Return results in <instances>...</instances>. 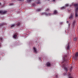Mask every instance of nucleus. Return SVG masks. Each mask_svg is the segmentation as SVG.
<instances>
[{
    "label": "nucleus",
    "mask_w": 78,
    "mask_h": 78,
    "mask_svg": "<svg viewBox=\"0 0 78 78\" xmlns=\"http://www.w3.org/2000/svg\"><path fill=\"white\" fill-rule=\"evenodd\" d=\"M17 34L16 33L13 36L14 38H15V39H16V38H17Z\"/></svg>",
    "instance_id": "nucleus-3"
},
{
    "label": "nucleus",
    "mask_w": 78,
    "mask_h": 78,
    "mask_svg": "<svg viewBox=\"0 0 78 78\" xmlns=\"http://www.w3.org/2000/svg\"><path fill=\"white\" fill-rule=\"evenodd\" d=\"M69 45H68L67 47V50H69Z\"/></svg>",
    "instance_id": "nucleus-13"
},
{
    "label": "nucleus",
    "mask_w": 78,
    "mask_h": 78,
    "mask_svg": "<svg viewBox=\"0 0 78 78\" xmlns=\"http://www.w3.org/2000/svg\"><path fill=\"white\" fill-rule=\"evenodd\" d=\"M14 24H12L11 27V28H12V27H14Z\"/></svg>",
    "instance_id": "nucleus-11"
},
{
    "label": "nucleus",
    "mask_w": 78,
    "mask_h": 78,
    "mask_svg": "<svg viewBox=\"0 0 78 78\" xmlns=\"http://www.w3.org/2000/svg\"><path fill=\"white\" fill-rule=\"evenodd\" d=\"M69 26H70V24H69Z\"/></svg>",
    "instance_id": "nucleus-27"
},
{
    "label": "nucleus",
    "mask_w": 78,
    "mask_h": 78,
    "mask_svg": "<svg viewBox=\"0 0 78 78\" xmlns=\"http://www.w3.org/2000/svg\"><path fill=\"white\" fill-rule=\"evenodd\" d=\"M6 12H3L2 11H0V13H1V14H5V13H6Z\"/></svg>",
    "instance_id": "nucleus-6"
},
{
    "label": "nucleus",
    "mask_w": 78,
    "mask_h": 78,
    "mask_svg": "<svg viewBox=\"0 0 78 78\" xmlns=\"http://www.w3.org/2000/svg\"><path fill=\"white\" fill-rule=\"evenodd\" d=\"M41 11V9L38 10V11Z\"/></svg>",
    "instance_id": "nucleus-19"
},
{
    "label": "nucleus",
    "mask_w": 78,
    "mask_h": 78,
    "mask_svg": "<svg viewBox=\"0 0 78 78\" xmlns=\"http://www.w3.org/2000/svg\"><path fill=\"white\" fill-rule=\"evenodd\" d=\"M58 13V12L56 11V10H55L54 11V14H57Z\"/></svg>",
    "instance_id": "nucleus-9"
},
{
    "label": "nucleus",
    "mask_w": 78,
    "mask_h": 78,
    "mask_svg": "<svg viewBox=\"0 0 78 78\" xmlns=\"http://www.w3.org/2000/svg\"><path fill=\"white\" fill-rule=\"evenodd\" d=\"M37 4H39L40 3H38Z\"/></svg>",
    "instance_id": "nucleus-26"
},
{
    "label": "nucleus",
    "mask_w": 78,
    "mask_h": 78,
    "mask_svg": "<svg viewBox=\"0 0 78 78\" xmlns=\"http://www.w3.org/2000/svg\"><path fill=\"white\" fill-rule=\"evenodd\" d=\"M69 76H70L69 78H73L72 77V76H71V74L69 73Z\"/></svg>",
    "instance_id": "nucleus-8"
},
{
    "label": "nucleus",
    "mask_w": 78,
    "mask_h": 78,
    "mask_svg": "<svg viewBox=\"0 0 78 78\" xmlns=\"http://www.w3.org/2000/svg\"><path fill=\"white\" fill-rule=\"evenodd\" d=\"M34 53H37V49H36V48L34 47Z\"/></svg>",
    "instance_id": "nucleus-4"
},
{
    "label": "nucleus",
    "mask_w": 78,
    "mask_h": 78,
    "mask_svg": "<svg viewBox=\"0 0 78 78\" xmlns=\"http://www.w3.org/2000/svg\"><path fill=\"white\" fill-rule=\"evenodd\" d=\"M20 1H22V0H23H23H20Z\"/></svg>",
    "instance_id": "nucleus-23"
},
{
    "label": "nucleus",
    "mask_w": 78,
    "mask_h": 78,
    "mask_svg": "<svg viewBox=\"0 0 78 78\" xmlns=\"http://www.w3.org/2000/svg\"><path fill=\"white\" fill-rule=\"evenodd\" d=\"M65 69V70H66V71H67V70L68 69L67 68L65 67L64 68Z\"/></svg>",
    "instance_id": "nucleus-10"
},
{
    "label": "nucleus",
    "mask_w": 78,
    "mask_h": 78,
    "mask_svg": "<svg viewBox=\"0 0 78 78\" xmlns=\"http://www.w3.org/2000/svg\"><path fill=\"white\" fill-rule=\"evenodd\" d=\"M52 1H53L54 2H55V0H51Z\"/></svg>",
    "instance_id": "nucleus-21"
},
{
    "label": "nucleus",
    "mask_w": 78,
    "mask_h": 78,
    "mask_svg": "<svg viewBox=\"0 0 78 78\" xmlns=\"http://www.w3.org/2000/svg\"><path fill=\"white\" fill-rule=\"evenodd\" d=\"M74 40H75V41H76V38H75Z\"/></svg>",
    "instance_id": "nucleus-22"
},
{
    "label": "nucleus",
    "mask_w": 78,
    "mask_h": 78,
    "mask_svg": "<svg viewBox=\"0 0 78 78\" xmlns=\"http://www.w3.org/2000/svg\"><path fill=\"white\" fill-rule=\"evenodd\" d=\"M0 4H1V3H0Z\"/></svg>",
    "instance_id": "nucleus-29"
},
{
    "label": "nucleus",
    "mask_w": 78,
    "mask_h": 78,
    "mask_svg": "<svg viewBox=\"0 0 78 78\" xmlns=\"http://www.w3.org/2000/svg\"><path fill=\"white\" fill-rule=\"evenodd\" d=\"M20 25V24H17V25Z\"/></svg>",
    "instance_id": "nucleus-25"
},
{
    "label": "nucleus",
    "mask_w": 78,
    "mask_h": 78,
    "mask_svg": "<svg viewBox=\"0 0 78 78\" xmlns=\"http://www.w3.org/2000/svg\"><path fill=\"white\" fill-rule=\"evenodd\" d=\"M68 5H69L68 4H66V6L67 7V6H68Z\"/></svg>",
    "instance_id": "nucleus-16"
},
{
    "label": "nucleus",
    "mask_w": 78,
    "mask_h": 78,
    "mask_svg": "<svg viewBox=\"0 0 78 78\" xmlns=\"http://www.w3.org/2000/svg\"><path fill=\"white\" fill-rule=\"evenodd\" d=\"M46 65L48 67V66H50L51 65V64L50 63L48 62L47 63Z\"/></svg>",
    "instance_id": "nucleus-5"
},
{
    "label": "nucleus",
    "mask_w": 78,
    "mask_h": 78,
    "mask_svg": "<svg viewBox=\"0 0 78 78\" xmlns=\"http://www.w3.org/2000/svg\"><path fill=\"white\" fill-rule=\"evenodd\" d=\"M64 9V7H62L61 8V9Z\"/></svg>",
    "instance_id": "nucleus-15"
},
{
    "label": "nucleus",
    "mask_w": 78,
    "mask_h": 78,
    "mask_svg": "<svg viewBox=\"0 0 78 78\" xmlns=\"http://www.w3.org/2000/svg\"><path fill=\"white\" fill-rule=\"evenodd\" d=\"M66 23H69V21H67V22H66Z\"/></svg>",
    "instance_id": "nucleus-20"
},
{
    "label": "nucleus",
    "mask_w": 78,
    "mask_h": 78,
    "mask_svg": "<svg viewBox=\"0 0 78 78\" xmlns=\"http://www.w3.org/2000/svg\"><path fill=\"white\" fill-rule=\"evenodd\" d=\"M73 6H75L76 8V14H75V17H78V5L76 4H74V3H72Z\"/></svg>",
    "instance_id": "nucleus-1"
},
{
    "label": "nucleus",
    "mask_w": 78,
    "mask_h": 78,
    "mask_svg": "<svg viewBox=\"0 0 78 78\" xmlns=\"http://www.w3.org/2000/svg\"><path fill=\"white\" fill-rule=\"evenodd\" d=\"M69 19H71V20L72 19H73V15H71L70 16L69 18Z\"/></svg>",
    "instance_id": "nucleus-7"
},
{
    "label": "nucleus",
    "mask_w": 78,
    "mask_h": 78,
    "mask_svg": "<svg viewBox=\"0 0 78 78\" xmlns=\"http://www.w3.org/2000/svg\"><path fill=\"white\" fill-rule=\"evenodd\" d=\"M0 46H1V45H0Z\"/></svg>",
    "instance_id": "nucleus-28"
},
{
    "label": "nucleus",
    "mask_w": 78,
    "mask_h": 78,
    "mask_svg": "<svg viewBox=\"0 0 78 78\" xmlns=\"http://www.w3.org/2000/svg\"><path fill=\"white\" fill-rule=\"evenodd\" d=\"M78 58V52L76 53L75 54V55L73 56V58L75 60H77V58Z\"/></svg>",
    "instance_id": "nucleus-2"
},
{
    "label": "nucleus",
    "mask_w": 78,
    "mask_h": 78,
    "mask_svg": "<svg viewBox=\"0 0 78 78\" xmlns=\"http://www.w3.org/2000/svg\"><path fill=\"white\" fill-rule=\"evenodd\" d=\"M47 15H49V16H50V14H49L48 15V14H47Z\"/></svg>",
    "instance_id": "nucleus-24"
},
{
    "label": "nucleus",
    "mask_w": 78,
    "mask_h": 78,
    "mask_svg": "<svg viewBox=\"0 0 78 78\" xmlns=\"http://www.w3.org/2000/svg\"><path fill=\"white\" fill-rule=\"evenodd\" d=\"M31 0H27L28 2H30Z\"/></svg>",
    "instance_id": "nucleus-17"
},
{
    "label": "nucleus",
    "mask_w": 78,
    "mask_h": 78,
    "mask_svg": "<svg viewBox=\"0 0 78 78\" xmlns=\"http://www.w3.org/2000/svg\"><path fill=\"white\" fill-rule=\"evenodd\" d=\"M0 39L1 41H2V38H0Z\"/></svg>",
    "instance_id": "nucleus-18"
},
{
    "label": "nucleus",
    "mask_w": 78,
    "mask_h": 78,
    "mask_svg": "<svg viewBox=\"0 0 78 78\" xmlns=\"http://www.w3.org/2000/svg\"><path fill=\"white\" fill-rule=\"evenodd\" d=\"M75 23H76L75 21H74L73 22V25H75Z\"/></svg>",
    "instance_id": "nucleus-12"
},
{
    "label": "nucleus",
    "mask_w": 78,
    "mask_h": 78,
    "mask_svg": "<svg viewBox=\"0 0 78 78\" xmlns=\"http://www.w3.org/2000/svg\"><path fill=\"white\" fill-rule=\"evenodd\" d=\"M66 61V58L64 59V62H65Z\"/></svg>",
    "instance_id": "nucleus-14"
}]
</instances>
